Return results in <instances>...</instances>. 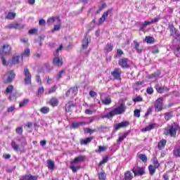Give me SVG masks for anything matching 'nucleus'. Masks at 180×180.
Segmentation results:
<instances>
[{"label": "nucleus", "instance_id": "obj_20", "mask_svg": "<svg viewBox=\"0 0 180 180\" xmlns=\"http://www.w3.org/2000/svg\"><path fill=\"white\" fill-rule=\"evenodd\" d=\"M72 108H75V103L72 101H69L65 105L66 112H71L72 110Z\"/></svg>", "mask_w": 180, "mask_h": 180}, {"label": "nucleus", "instance_id": "obj_13", "mask_svg": "<svg viewBox=\"0 0 180 180\" xmlns=\"http://www.w3.org/2000/svg\"><path fill=\"white\" fill-rule=\"evenodd\" d=\"M169 29L170 30V34L174 37V39H178L179 37V33L176 31V29L174 25H169Z\"/></svg>", "mask_w": 180, "mask_h": 180}, {"label": "nucleus", "instance_id": "obj_14", "mask_svg": "<svg viewBox=\"0 0 180 180\" xmlns=\"http://www.w3.org/2000/svg\"><path fill=\"white\" fill-rule=\"evenodd\" d=\"M155 89L158 94H163V92H168L169 91V89L168 87L165 86H160V84L155 85Z\"/></svg>", "mask_w": 180, "mask_h": 180}, {"label": "nucleus", "instance_id": "obj_59", "mask_svg": "<svg viewBox=\"0 0 180 180\" xmlns=\"http://www.w3.org/2000/svg\"><path fill=\"white\" fill-rule=\"evenodd\" d=\"M15 131L18 134H22L23 133V129L22 127H19L15 129Z\"/></svg>", "mask_w": 180, "mask_h": 180}, {"label": "nucleus", "instance_id": "obj_2", "mask_svg": "<svg viewBox=\"0 0 180 180\" xmlns=\"http://www.w3.org/2000/svg\"><path fill=\"white\" fill-rule=\"evenodd\" d=\"M179 129V125L176 122L172 123L165 129L164 133L166 136L170 137H175L176 136V131Z\"/></svg>", "mask_w": 180, "mask_h": 180}, {"label": "nucleus", "instance_id": "obj_10", "mask_svg": "<svg viewBox=\"0 0 180 180\" xmlns=\"http://www.w3.org/2000/svg\"><path fill=\"white\" fill-rule=\"evenodd\" d=\"M129 124H130V122H129V121H124L118 124H115L114 125V130L117 131V130H119V129H123V127H127Z\"/></svg>", "mask_w": 180, "mask_h": 180}, {"label": "nucleus", "instance_id": "obj_28", "mask_svg": "<svg viewBox=\"0 0 180 180\" xmlns=\"http://www.w3.org/2000/svg\"><path fill=\"white\" fill-rule=\"evenodd\" d=\"M84 124H86V122H73L71 126V129H78L79 126H84Z\"/></svg>", "mask_w": 180, "mask_h": 180}, {"label": "nucleus", "instance_id": "obj_61", "mask_svg": "<svg viewBox=\"0 0 180 180\" xmlns=\"http://www.w3.org/2000/svg\"><path fill=\"white\" fill-rule=\"evenodd\" d=\"M64 72H65V70H61L60 72H59L58 75L56 76V78H58V79L62 78L63 74H64Z\"/></svg>", "mask_w": 180, "mask_h": 180}, {"label": "nucleus", "instance_id": "obj_47", "mask_svg": "<svg viewBox=\"0 0 180 180\" xmlns=\"http://www.w3.org/2000/svg\"><path fill=\"white\" fill-rule=\"evenodd\" d=\"M20 56H13L12 58V64H19Z\"/></svg>", "mask_w": 180, "mask_h": 180}, {"label": "nucleus", "instance_id": "obj_9", "mask_svg": "<svg viewBox=\"0 0 180 180\" xmlns=\"http://www.w3.org/2000/svg\"><path fill=\"white\" fill-rule=\"evenodd\" d=\"M111 75L115 79H122V70L120 68H115Z\"/></svg>", "mask_w": 180, "mask_h": 180}, {"label": "nucleus", "instance_id": "obj_41", "mask_svg": "<svg viewBox=\"0 0 180 180\" xmlns=\"http://www.w3.org/2000/svg\"><path fill=\"white\" fill-rule=\"evenodd\" d=\"M40 112L41 113H43L44 115H47V113H49L50 112V108L49 107H42L41 109H40Z\"/></svg>", "mask_w": 180, "mask_h": 180}, {"label": "nucleus", "instance_id": "obj_23", "mask_svg": "<svg viewBox=\"0 0 180 180\" xmlns=\"http://www.w3.org/2000/svg\"><path fill=\"white\" fill-rule=\"evenodd\" d=\"M94 140V136L88 137L86 139H81L80 144L81 146H86L89 143H91Z\"/></svg>", "mask_w": 180, "mask_h": 180}, {"label": "nucleus", "instance_id": "obj_32", "mask_svg": "<svg viewBox=\"0 0 180 180\" xmlns=\"http://www.w3.org/2000/svg\"><path fill=\"white\" fill-rule=\"evenodd\" d=\"M101 102L103 105H110V103H112V98H110V97H105V98L101 100Z\"/></svg>", "mask_w": 180, "mask_h": 180}, {"label": "nucleus", "instance_id": "obj_6", "mask_svg": "<svg viewBox=\"0 0 180 180\" xmlns=\"http://www.w3.org/2000/svg\"><path fill=\"white\" fill-rule=\"evenodd\" d=\"M154 106L155 112H161L164 106V98L162 97L158 98L155 102Z\"/></svg>", "mask_w": 180, "mask_h": 180}, {"label": "nucleus", "instance_id": "obj_54", "mask_svg": "<svg viewBox=\"0 0 180 180\" xmlns=\"http://www.w3.org/2000/svg\"><path fill=\"white\" fill-rule=\"evenodd\" d=\"M13 91V86L9 85L6 89V94H12Z\"/></svg>", "mask_w": 180, "mask_h": 180}, {"label": "nucleus", "instance_id": "obj_3", "mask_svg": "<svg viewBox=\"0 0 180 180\" xmlns=\"http://www.w3.org/2000/svg\"><path fill=\"white\" fill-rule=\"evenodd\" d=\"M24 85H32V73L27 67L24 68Z\"/></svg>", "mask_w": 180, "mask_h": 180}, {"label": "nucleus", "instance_id": "obj_46", "mask_svg": "<svg viewBox=\"0 0 180 180\" xmlns=\"http://www.w3.org/2000/svg\"><path fill=\"white\" fill-rule=\"evenodd\" d=\"M70 94H72V96H75L78 92V88L77 87H72L70 89Z\"/></svg>", "mask_w": 180, "mask_h": 180}, {"label": "nucleus", "instance_id": "obj_64", "mask_svg": "<svg viewBox=\"0 0 180 180\" xmlns=\"http://www.w3.org/2000/svg\"><path fill=\"white\" fill-rule=\"evenodd\" d=\"M13 110H15V105H11L7 109V112H12Z\"/></svg>", "mask_w": 180, "mask_h": 180}, {"label": "nucleus", "instance_id": "obj_55", "mask_svg": "<svg viewBox=\"0 0 180 180\" xmlns=\"http://www.w3.org/2000/svg\"><path fill=\"white\" fill-rule=\"evenodd\" d=\"M108 161H109V157L105 156V157L103 158V160L101 162H100L99 166L103 165V164H106V162H108Z\"/></svg>", "mask_w": 180, "mask_h": 180}, {"label": "nucleus", "instance_id": "obj_48", "mask_svg": "<svg viewBox=\"0 0 180 180\" xmlns=\"http://www.w3.org/2000/svg\"><path fill=\"white\" fill-rule=\"evenodd\" d=\"M30 56V49L29 48H26L22 54V57H29Z\"/></svg>", "mask_w": 180, "mask_h": 180}, {"label": "nucleus", "instance_id": "obj_26", "mask_svg": "<svg viewBox=\"0 0 180 180\" xmlns=\"http://www.w3.org/2000/svg\"><path fill=\"white\" fill-rule=\"evenodd\" d=\"M86 159V157L84 155H79L76 157L73 161H75V162H77L78 164H79V162H84Z\"/></svg>", "mask_w": 180, "mask_h": 180}, {"label": "nucleus", "instance_id": "obj_15", "mask_svg": "<svg viewBox=\"0 0 180 180\" xmlns=\"http://www.w3.org/2000/svg\"><path fill=\"white\" fill-rule=\"evenodd\" d=\"M53 64L56 67H61L63 65V59L60 58L58 56H56L53 60Z\"/></svg>", "mask_w": 180, "mask_h": 180}, {"label": "nucleus", "instance_id": "obj_4", "mask_svg": "<svg viewBox=\"0 0 180 180\" xmlns=\"http://www.w3.org/2000/svg\"><path fill=\"white\" fill-rule=\"evenodd\" d=\"M131 171L134 176H143V175L146 174V168L144 167H134Z\"/></svg>", "mask_w": 180, "mask_h": 180}, {"label": "nucleus", "instance_id": "obj_16", "mask_svg": "<svg viewBox=\"0 0 180 180\" xmlns=\"http://www.w3.org/2000/svg\"><path fill=\"white\" fill-rule=\"evenodd\" d=\"M11 146L13 150H14V151H20V153H25V150L24 149L21 150L20 148H19V145L16 143L15 141L13 140L11 141Z\"/></svg>", "mask_w": 180, "mask_h": 180}, {"label": "nucleus", "instance_id": "obj_31", "mask_svg": "<svg viewBox=\"0 0 180 180\" xmlns=\"http://www.w3.org/2000/svg\"><path fill=\"white\" fill-rule=\"evenodd\" d=\"M61 29V20L58 19V25H54L53 29L52 30V33H54V32H57Z\"/></svg>", "mask_w": 180, "mask_h": 180}, {"label": "nucleus", "instance_id": "obj_7", "mask_svg": "<svg viewBox=\"0 0 180 180\" xmlns=\"http://www.w3.org/2000/svg\"><path fill=\"white\" fill-rule=\"evenodd\" d=\"M118 64L122 68H130V65H129V60L127 58H122L120 59Z\"/></svg>", "mask_w": 180, "mask_h": 180}, {"label": "nucleus", "instance_id": "obj_50", "mask_svg": "<svg viewBox=\"0 0 180 180\" xmlns=\"http://www.w3.org/2000/svg\"><path fill=\"white\" fill-rule=\"evenodd\" d=\"M124 53L122 49H117V54L114 56V58H117V57H122Z\"/></svg>", "mask_w": 180, "mask_h": 180}, {"label": "nucleus", "instance_id": "obj_56", "mask_svg": "<svg viewBox=\"0 0 180 180\" xmlns=\"http://www.w3.org/2000/svg\"><path fill=\"white\" fill-rule=\"evenodd\" d=\"M56 91H57V86H53L51 89H49V90L48 91V94L50 95V94H53V93L56 92Z\"/></svg>", "mask_w": 180, "mask_h": 180}, {"label": "nucleus", "instance_id": "obj_57", "mask_svg": "<svg viewBox=\"0 0 180 180\" xmlns=\"http://www.w3.org/2000/svg\"><path fill=\"white\" fill-rule=\"evenodd\" d=\"M104 8H106V4H103L101 7L98 8V9L96 11V13H100L101 11L104 9Z\"/></svg>", "mask_w": 180, "mask_h": 180}, {"label": "nucleus", "instance_id": "obj_51", "mask_svg": "<svg viewBox=\"0 0 180 180\" xmlns=\"http://www.w3.org/2000/svg\"><path fill=\"white\" fill-rule=\"evenodd\" d=\"M108 150V146H98V150H96V153H102L103 151H106Z\"/></svg>", "mask_w": 180, "mask_h": 180}, {"label": "nucleus", "instance_id": "obj_37", "mask_svg": "<svg viewBox=\"0 0 180 180\" xmlns=\"http://www.w3.org/2000/svg\"><path fill=\"white\" fill-rule=\"evenodd\" d=\"M173 117H174L173 112H168L165 113V119L167 121L170 120V119H172Z\"/></svg>", "mask_w": 180, "mask_h": 180}, {"label": "nucleus", "instance_id": "obj_62", "mask_svg": "<svg viewBox=\"0 0 180 180\" xmlns=\"http://www.w3.org/2000/svg\"><path fill=\"white\" fill-rule=\"evenodd\" d=\"M89 95L91 98H95V96H98V94L94 91H89Z\"/></svg>", "mask_w": 180, "mask_h": 180}, {"label": "nucleus", "instance_id": "obj_63", "mask_svg": "<svg viewBox=\"0 0 180 180\" xmlns=\"http://www.w3.org/2000/svg\"><path fill=\"white\" fill-rule=\"evenodd\" d=\"M143 101V98L141 96H137L136 98H134V102H141Z\"/></svg>", "mask_w": 180, "mask_h": 180}, {"label": "nucleus", "instance_id": "obj_34", "mask_svg": "<svg viewBox=\"0 0 180 180\" xmlns=\"http://www.w3.org/2000/svg\"><path fill=\"white\" fill-rule=\"evenodd\" d=\"M47 167L49 169H54V167H56V164L54 163V161L51 160H47Z\"/></svg>", "mask_w": 180, "mask_h": 180}, {"label": "nucleus", "instance_id": "obj_22", "mask_svg": "<svg viewBox=\"0 0 180 180\" xmlns=\"http://www.w3.org/2000/svg\"><path fill=\"white\" fill-rule=\"evenodd\" d=\"M21 180H37V176L32 174H26L20 178Z\"/></svg>", "mask_w": 180, "mask_h": 180}, {"label": "nucleus", "instance_id": "obj_40", "mask_svg": "<svg viewBox=\"0 0 180 180\" xmlns=\"http://www.w3.org/2000/svg\"><path fill=\"white\" fill-rule=\"evenodd\" d=\"M173 154L174 157H179L180 158V146L174 148L173 150Z\"/></svg>", "mask_w": 180, "mask_h": 180}, {"label": "nucleus", "instance_id": "obj_53", "mask_svg": "<svg viewBox=\"0 0 180 180\" xmlns=\"http://www.w3.org/2000/svg\"><path fill=\"white\" fill-rule=\"evenodd\" d=\"M27 103H29V99H24L20 103L19 106L20 108H23V106L27 105Z\"/></svg>", "mask_w": 180, "mask_h": 180}, {"label": "nucleus", "instance_id": "obj_5", "mask_svg": "<svg viewBox=\"0 0 180 180\" xmlns=\"http://www.w3.org/2000/svg\"><path fill=\"white\" fill-rule=\"evenodd\" d=\"M15 77H16V74L13 70L8 72L4 77L3 81L4 84H9V82H12L13 79H15Z\"/></svg>", "mask_w": 180, "mask_h": 180}, {"label": "nucleus", "instance_id": "obj_49", "mask_svg": "<svg viewBox=\"0 0 180 180\" xmlns=\"http://www.w3.org/2000/svg\"><path fill=\"white\" fill-rule=\"evenodd\" d=\"M105 50L107 53H110V51L113 50V45H112V44H108L105 47Z\"/></svg>", "mask_w": 180, "mask_h": 180}, {"label": "nucleus", "instance_id": "obj_24", "mask_svg": "<svg viewBox=\"0 0 180 180\" xmlns=\"http://www.w3.org/2000/svg\"><path fill=\"white\" fill-rule=\"evenodd\" d=\"M49 105L54 108L55 106H58V99L56 97H52L49 101Z\"/></svg>", "mask_w": 180, "mask_h": 180}, {"label": "nucleus", "instance_id": "obj_38", "mask_svg": "<svg viewBox=\"0 0 180 180\" xmlns=\"http://www.w3.org/2000/svg\"><path fill=\"white\" fill-rule=\"evenodd\" d=\"M99 180H105L106 179V174L105 171L101 170V172L98 174Z\"/></svg>", "mask_w": 180, "mask_h": 180}, {"label": "nucleus", "instance_id": "obj_17", "mask_svg": "<svg viewBox=\"0 0 180 180\" xmlns=\"http://www.w3.org/2000/svg\"><path fill=\"white\" fill-rule=\"evenodd\" d=\"M11 50H12V48L11 47V45L8 44H5L2 46V51L4 54H11Z\"/></svg>", "mask_w": 180, "mask_h": 180}, {"label": "nucleus", "instance_id": "obj_36", "mask_svg": "<svg viewBox=\"0 0 180 180\" xmlns=\"http://www.w3.org/2000/svg\"><path fill=\"white\" fill-rule=\"evenodd\" d=\"M129 131H125L122 136H120L119 139L117 141V143H122V141H123V140H124V139H126V137H127V136H129Z\"/></svg>", "mask_w": 180, "mask_h": 180}, {"label": "nucleus", "instance_id": "obj_52", "mask_svg": "<svg viewBox=\"0 0 180 180\" xmlns=\"http://www.w3.org/2000/svg\"><path fill=\"white\" fill-rule=\"evenodd\" d=\"M153 167H155L156 169L160 168V162H158L157 158H153Z\"/></svg>", "mask_w": 180, "mask_h": 180}, {"label": "nucleus", "instance_id": "obj_45", "mask_svg": "<svg viewBox=\"0 0 180 180\" xmlns=\"http://www.w3.org/2000/svg\"><path fill=\"white\" fill-rule=\"evenodd\" d=\"M16 16V13H8L6 16V19H10L11 20H13Z\"/></svg>", "mask_w": 180, "mask_h": 180}, {"label": "nucleus", "instance_id": "obj_33", "mask_svg": "<svg viewBox=\"0 0 180 180\" xmlns=\"http://www.w3.org/2000/svg\"><path fill=\"white\" fill-rule=\"evenodd\" d=\"M58 19H60V17L56 16V17H51L47 20V23L49 25H53L54 22L57 20L58 22Z\"/></svg>", "mask_w": 180, "mask_h": 180}, {"label": "nucleus", "instance_id": "obj_42", "mask_svg": "<svg viewBox=\"0 0 180 180\" xmlns=\"http://www.w3.org/2000/svg\"><path fill=\"white\" fill-rule=\"evenodd\" d=\"M157 167H155L154 165H149L148 169H149V174L150 175H154L155 174V169Z\"/></svg>", "mask_w": 180, "mask_h": 180}, {"label": "nucleus", "instance_id": "obj_18", "mask_svg": "<svg viewBox=\"0 0 180 180\" xmlns=\"http://www.w3.org/2000/svg\"><path fill=\"white\" fill-rule=\"evenodd\" d=\"M89 44V41H88V34H85L84 39L82 41V50H86V49L88 48V46Z\"/></svg>", "mask_w": 180, "mask_h": 180}, {"label": "nucleus", "instance_id": "obj_19", "mask_svg": "<svg viewBox=\"0 0 180 180\" xmlns=\"http://www.w3.org/2000/svg\"><path fill=\"white\" fill-rule=\"evenodd\" d=\"M133 178V173L130 171H126L124 174V179L122 180H131Z\"/></svg>", "mask_w": 180, "mask_h": 180}, {"label": "nucleus", "instance_id": "obj_12", "mask_svg": "<svg viewBox=\"0 0 180 180\" xmlns=\"http://www.w3.org/2000/svg\"><path fill=\"white\" fill-rule=\"evenodd\" d=\"M70 169H72V172H77V171H79V169H81V165H79L77 162L73 160L70 162Z\"/></svg>", "mask_w": 180, "mask_h": 180}, {"label": "nucleus", "instance_id": "obj_30", "mask_svg": "<svg viewBox=\"0 0 180 180\" xmlns=\"http://www.w3.org/2000/svg\"><path fill=\"white\" fill-rule=\"evenodd\" d=\"M137 157L139 160H141V161H142V162H147V155L145 154L138 153Z\"/></svg>", "mask_w": 180, "mask_h": 180}, {"label": "nucleus", "instance_id": "obj_29", "mask_svg": "<svg viewBox=\"0 0 180 180\" xmlns=\"http://www.w3.org/2000/svg\"><path fill=\"white\" fill-rule=\"evenodd\" d=\"M155 124H150L148 126H147L146 128H143L141 129V131H150V130H153L155 129Z\"/></svg>", "mask_w": 180, "mask_h": 180}, {"label": "nucleus", "instance_id": "obj_11", "mask_svg": "<svg viewBox=\"0 0 180 180\" xmlns=\"http://www.w3.org/2000/svg\"><path fill=\"white\" fill-rule=\"evenodd\" d=\"M25 26L22 24L16 23V22H13L11 24L8 25L6 26V29H15V30H20L23 29Z\"/></svg>", "mask_w": 180, "mask_h": 180}, {"label": "nucleus", "instance_id": "obj_8", "mask_svg": "<svg viewBox=\"0 0 180 180\" xmlns=\"http://www.w3.org/2000/svg\"><path fill=\"white\" fill-rule=\"evenodd\" d=\"M112 11L113 8H110L104 12L101 18L98 19V24L102 25V23H103L106 20V18L109 16V13H110V12H112Z\"/></svg>", "mask_w": 180, "mask_h": 180}, {"label": "nucleus", "instance_id": "obj_21", "mask_svg": "<svg viewBox=\"0 0 180 180\" xmlns=\"http://www.w3.org/2000/svg\"><path fill=\"white\" fill-rule=\"evenodd\" d=\"M134 49L139 53H141L143 51V47L140 46V44L137 41H134Z\"/></svg>", "mask_w": 180, "mask_h": 180}, {"label": "nucleus", "instance_id": "obj_1", "mask_svg": "<svg viewBox=\"0 0 180 180\" xmlns=\"http://www.w3.org/2000/svg\"><path fill=\"white\" fill-rule=\"evenodd\" d=\"M124 112H126V105H124V103H121L120 106L115 108L113 110L108 112V114L103 115L102 118L109 119L110 117H113V116H116V115H123Z\"/></svg>", "mask_w": 180, "mask_h": 180}, {"label": "nucleus", "instance_id": "obj_58", "mask_svg": "<svg viewBox=\"0 0 180 180\" xmlns=\"http://www.w3.org/2000/svg\"><path fill=\"white\" fill-rule=\"evenodd\" d=\"M134 116H135V117H140V110L139 109L134 110Z\"/></svg>", "mask_w": 180, "mask_h": 180}, {"label": "nucleus", "instance_id": "obj_43", "mask_svg": "<svg viewBox=\"0 0 180 180\" xmlns=\"http://www.w3.org/2000/svg\"><path fill=\"white\" fill-rule=\"evenodd\" d=\"M97 131H100V133H103L105 130H108V127L106 126H100L96 127Z\"/></svg>", "mask_w": 180, "mask_h": 180}, {"label": "nucleus", "instance_id": "obj_60", "mask_svg": "<svg viewBox=\"0 0 180 180\" xmlns=\"http://www.w3.org/2000/svg\"><path fill=\"white\" fill-rule=\"evenodd\" d=\"M36 33H37V29H36V28L31 29V30H30L28 31V34H36Z\"/></svg>", "mask_w": 180, "mask_h": 180}, {"label": "nucleus", "instance_id": "obj_39", "mask_svg": "<svg viewBox=\"0 0 180 180\" xmlns=\"http://www.w3.org/2000/svg\"><path fill=\"white\" fill-rule=\"evenodd\" d=\"M145 41H146V43H148V44H151L154 43V41H155V39H154V37H153L148 36L146 37Z\"/></svg>", "mask_w": 180, "mask_h": 180}, {"label": "nucleus", "instance_id": "obj_35", "mask_svg": "<svg viewBox=\"0 0 180 180\" xmlns=\"http://www.w3.org/2000/svg\"><path fill=\"white\" fill-rule=\"evenodd\" d=\"M160 75L161 73H160V72H155L151 75H148V79H154V78H158Z\"/></svg>", "mask_w": 180, "mask_h": 180}, {"label": "nucleus", "instance_id": "obj_25", "mask_svg": "<svg viewBox=\"0 0 180 180\" xmlns=\"http://www.w3.org/2000/svg\"><path fill=\"white\" fill-rule=\"evenodd\" d=\"M167 145V140L162 139L161 140L158 144V150H162L165 148V146Z\"/></svg>", "mask_w": 180, "mask_h": 180}, {"label": "nucleus", "instance_id": "obj_44", "mask_svg": "<svg viewBox=\"0 0 180 180\" xmlns=\"http://www.w3.org/2000/svg\"><path fill=\"white\" fill-rule=\"evenodd\" d=\"M84 131L85 134H92V133H95L96 131H97V130L87 127L84 129Z\"/></svg>", "mask_w": 180, "mask_h": 180}, {"label": "nucleus", "instance_id": "obj_27", "mask_svg": "<svg viewBox=\"0 0 180 180\" xmlns=\"http://www.w3.org/2000/svg\"><path fill=\"white\" fill-rule=\"evenodd\" d=\"M17 141L21 143V147H22V148H25V146L27 145V141H26V139L23 136L17 138Z\"/></svg>", "mask_w": 180, "mask_h": 180}]
</instances>
